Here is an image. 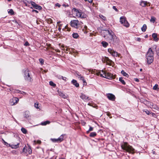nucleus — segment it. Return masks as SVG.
Instances as JSON below:
<instances>
[{
	"mask_svg": "<svg viewBox=\"0 0 159 159\" xmlns=\"http://www.w3.org/2000/svg\"><path fill=\"white\" fill-rule=\"evenodd\" d=\"M105 31L109 34L108 41L111 44L116 45L119 44L120 40L113 32L109 30H105Z\"/></svg>",
	"mask_w": 159,
	"mask_h": 159,
	"instance_id": "nucleus-1",
	"label": "nucleus"
},
{
	"mask_svg": "<svg viewBox=\"0 0 159 159\" xmlns=\"http://www.w3.org/2000/svg\"><path fill=\"white\" fill-rule=\"evenodd\" d=\"M122 148L126 152L130 153H134V149L131 146L128 145L126 143H125L124 145L121 146Z\"/></svg>",
	"mask_w": 159,
	"mask_h": 159,
	"instance_id": "nucleus-2",
	"label": "nucleus"
},
{
	"mask_svg": "<svg viewBox=\"0 0 159 159\" xmlns=\"http://www.w3.org/2000/svg\"><path fill=\"white\" fill-rule=\"evenodd\" d=\"M83 23L81 21H79L78 20H72L70 21L71 26L76 29L80 28Z\"/></svg>",
	"mask_w": 159,
	"mask_h": 159,
	"instance_id": "nucleus-3",
	"label": "nucleus"
},
{
	"mask_svg": "<svg viewBox=\"0 0 159 159\" xmlns=\"http://www.w3.org/2000/svg\"><path fill=\"white\" fill-rule=\"evenodd\" d=\"M24 77L25 80L29 82H31L33 80L32 76L30 74L28 70H26L25 71Z\"/></svg>",
	"mask_w": 159,
	"mask_h": 159,
	"instance_id": "nucleus-4",
	"label": "nucleus"
},
{
	"mask_svg": "<svg viewBox=\"0 0 159 159\" xmlns=\"http://www.w3.org/2000/svg\"><path fill=\"white\" fill-rule=\"evenodd\" d=\"M102 72L103 73L104 75L103 74H101L100 76L101 77L106 78L108 79H111L112 78H114L113 75L112 74L107 72H105L103 70H102Z\"/></svg>",
	"mask_w": 159,
	"mask_h": 159,
	"instance_id": "nucleus-5",
	"label": "nucleus"
},
{
	"mask_svg": "<svg viewBox=\"0 0 159 159\" xmlns=\"http://www.w3.org/2000/svg\"><path fill=\"white\" fill-rule=\"evenodd\" d=\"M120 22L124 26L126 27H128L129 26V24L126 20L125 17H120Z\"/></svg>",
	"mask_w": 159,
	"mask_h": 159,
	"instance_id": "nucleus-6",
	"label": "nucleus"
},
{
	"mask_svg": "<svg viewBox=\"0 0 159 159\" xmlns=\"http://www.w3.org/2000/svg\"><path fill=\"white\" fill-rule=\"evenodd\" d=\"M65 134H62L58 139H51V140L53 143H60L63 140Z\"/></svg>",
	"mask_w": 159,
	"mask_h": 159,
	"instance_id": "nucleus-7",
	"label": "nucleus"
},
{
	"mask_svg": "<svg viewBox=\"0 0 159 159\" xmlns=\"http://www.w3.org/2000/svg\"><path fill=\"white\" fill-rule=\"evenodd\" d=\"M108 51L113 57H117V56L119 57L120 54H118L117 52L114 51L112 49L108 48Z\"/></svg>",
	"mask_w": 159,
	"mask_h": 159,
	"instance_id": "nucleus-8",
	"label": "nucleus"
},
{
	"mask_svg": "<svg viewBox=\"0 0 159 159\" xmlns=\"http://www.w3.org/2000/svg\"><path fill=\"white\" fill-rule=\"evenodd\" d=\"M19 99L16 98H14L10 100L11 105L13 106L16 104L19 101Z\"/></svg>",
	"mask_w": 159,
	"mask_h": 159,
	"instance_id": "nucleus-9",
	"label": "nucleus"
},
{
	"mask_svg": "<svg viewBox=\"0 0 159 159\" xmlns=\"http://www.w3.org/2000/svg\"><path fill=\"white\" fill-rule=\"evenodd\" d=\"M30 3L32 6H33V7L35 9L41 10L42 8L41 6H39L38 4L33 1H31Z\"/></svg>",
	"mask_w": 159,
	"mask_h": 159,
	"instance_id": "nucleus-10",
	"label": "nucleus"
},
{
	"mask_svg": "<svg viewBox=\"0 0 159 159\" xmlns=\"http://www.w3.org/2000/svg\"><path fill=\"white\" fill-rule=\"evenodd\" d=\"M72 11H74L75 13L76 16L80 18H82V17L81 16V12L79 11L78 9L74 8L72 9Z\"/></svg>",
	"mask_w": 159,
	"mask_h": 159,
	"instance_id": "nucleus-11",
	"label": "nucleus"
},
{
	"mask_svg": "<svg viewBox=\"0 0 159 159\" xmlns=\"http://www.w3.org/2000/svg\"><path fill=\"white\" fill-rule=\"evenodd\" d=\"M153 53L151 48H149L146 54V57H153Z\"/></svg>",
	"mask_w": 159,
	"mask_h": 159,
	"instance_id": "nucleus-12",
	"label": "nucleus"
},
{
	"mask_svg": "<svg viewBox=\"0 0 159 159\" xmlns=\"http://www.w3.org/2000/svg\"><path fill=\"white\" fill-rule=\"evenodd\" d=\"M107 96L109 100L112 101H114L116 98L115 95L111 93L108 94Z\"/></svg>",
	"mask_w": 159,
	"mask_h": 159,
	"instance_id": "nucleus-13",
	"label": "nucleus"
},
{
	"mask_svg": "<svg viewBox=\"0 0 159 159\" xmlns=\"http://www.w3.org/2000/svg\"><path fill=\"white\" fill-rule=\"evenodd\" d=\"M146 58L147 59V63L148 64H150L153 61V57L150 56L149 57H146Z\"/></svg>",
	"mask_w": 159,
	"mask_h": 159,
	"instance_id": "nucleus-14",
	"label": "nucleus"
},
{
	"mask_svg": "<svg viewBox=\"0 0 159 159\" xmlns=\"http://www.w3.org/2000/svg\"><path fill=\"white\" fill-rule=\"evenodd\" d=\"M148 4H149V3L147 1H142L140 2V5L142 7H145Z\"/></svg>",
	"mask_w": 159,
	"mask_h": 159,
	"instance_id": "nucleus-15",
	"label": "nucleus"
},
{
	"mask_svg": "<svg viewBox=\"0 0 159 159\" xmlns=\"http://www.w3.org/2000/svg\"><path fill=\"white\" fill-rule=\"evenodd\" d=\"M80 98L83 100L86 101L88 100L89 97L85 95V94L82 93L80 96Z\"/></svg>",
	"mask_w": 159,
	"mask_h": 159,
	"instance_id": "nucleus-16",
	"label": "nucleus"
},
{
	"mask_svg": "<svg viewBox=\"0 0 159 159\" xmlns=\"http://www.w3.org/2000/svg\"><path fill=\"white\" fill-rule=\"evenodd\" d=\"M71 83L76 87H78L79 86V84L77 82V81L76 80L73 79L71 81Z\"/></svg>",
	"mask_w": 159,
	"mask_h": 159,
	"instance_id": "nucleus-17",
	"label": "nucleus"
},
{
	"mask_svg": "<svg viewBox=\"0 0 159 159\" xmlns=\"http://www.w3.org/2000/svg\"><path fill=\"white\" fill-rule=\"evenodd\" d=\"M58 93L59 95L62 98H66V96L63 92L58 90Z\"/></svg>",
	"mask_w": 159,
	"mask_h": 159,
	"instance_id": "nucleus-18",
	"label": "nucleus"
},
{
	"mask_svg": "<svg viewBox=\"0 0 159 159\" xmlns=\"http://www.w3.org/2000/svg\"><path fill=\"white\" fill-rule=\"evenodd\" d=\"M152 37L153 39V40L155 41H157L158 40V39L157 37V34L156 33H153L152 34Z\"/></svg>",
	"mask_w": 159,
	"mask_h": 159,
	"instance_id": "nucleus-19",
	"label": "nucleus"
},
{
	"mask_svg": "<svg viewBox=\"0 0 159 159\" xmlns=\"http://www.w3.org/2000/svg\"><path fill=\"white\" fill-rule=\"evenodd\" d=\"M101 44H102V46L104 48H106L108 45V43L105 41H102L101 42Z\"/></svg>",
	"mask_w": 159,
	"mask_h": 159,
	"instance_id": "nucleus-20",
	"label": "nucleus"
},
{
	"mask_svg": "<svg viewBox=\"0 0 159 159\" xmlns=\"http://www.w3.org/2000/svg\"><path fill=\"white\" fill-rule=\"evenodd\" d=\"M147 25L145 24H144L143 25V27L141 28V30L143 32H145L146 31V30L147 29Z\"/></svg>",
	"mask_w": 159,
	"mask_h": 159,
	"instance_id": "nucleus-21",
	"label": "nucleus"
},
{
	"mask_svg": "<svg viewBox=\"0 0 159 159\" xmlns=\"http://www.w3.org/2000/svg\"><path fill=\"white\" fill-rule=\"evenodd\" d=\"M50 123V122L49 121H46L43 122H42L41 123V125H45L47 124H48Z\"/></svg>",
	"mask_w": 159,
	"mask_h": 159,
	"instance_id": "nucleus-22",
	"label": "nucleus"
},
{
	"mask_svg": "<svg viewBox=\"0 0 159 159\" xmlns=\"http://www.w3.org/2000/svg\"><path fill=\"white\" fill-rule=\"evenodd\" d=\"M121 73L123 75V76L126 77H128L129 76L126 73L124 70H122L121 71Z\"/></svg>",
	"mask_w": 159,
	"mask_h": 159,
	"instance_id": "nucleus-23",
	"label": "nucleus"
},
{
	"mask_svg": "<svg viewBox=\"0 0 159 159\" xmlns=\"http://www.w3.org/2000/svg\"><path fill=\"white\" fill-rule=\"evenodd\" d=\"M24 116L26 118H28L29 116V113L28 112H25L24 114Z\"/></svg>",
	"mask_w": 159,
	"mask_h": 159,
	"instance_id": "nucleus-24",
	"label": "nucleus"
},
{
	"mask_svg": "<svg viewBox=\"0 0 159 159\" xmlns=\"http://www.w3.org/2000/svg\"><path fill=\"white\" fill-rule=\"evenodd\" d=\"M97 134L95 132H91L89 135V136L91 137H93L96 136Z\"/></svg>",
	"mask_w": 159,
	"mask_h": 159,
	"instance_id": "nucleus-25",
	"label": "nucleus"
},
{
	"mask_svg": "<svg viewBox=\"0 0 159 159\" xmlns=\"http://www.w3.org/2000/svg\"><path fill=\"white\" fill-rule=\"evenodd\" d=\"M119 80L123 84L125 85V82L124 80H123V78L120 77L119 79Z\"/></svg>",
	"mask_w": 159,
	"mask_h": 159,
	"instance_id": "nucleus-26",
	"label": "nucleus"
},
{
	"mask_svg": "<svg viewBox=\"0 0 159 159\" xmlns=\"http://www.w3.org/2000/svg\"><path fill=\"white\" fill-rule=\"evenodd\" d=\"M156 21V18L154 16H152L150 20V21L154 23Z\"/></svg>",
	"mask_w": 159,
	"mask_h": 159,
	"instance_id": "nucleus-27",
	"label": "nucleus"
},
{
	"mask_svg": "<svg viewBox=\"0 0 159 159\" xmlns=\"http://www.w3.org/2000/svg\"><path fill=\"white\" fill-rule=\"evenodd\" d=\"M158 85L157 84H156L153 87V89L156 90H158L159 89L158 88Z\"/></svg>",
	"mask_w": 159,
	"mask_h": 159,
	"instance_id": "nucleus-28",
	"label": "nucleus"
},
{
	"mask_svg": "<svg viewBox=\"0 0 159 159\" xmlns=\"http://www.w3.org/2000/svg\"><path fill=\"white\" fill-rule=\"evenodd\" d=\"M72 35H73V37L74 38H75V39L77 38L79 36V35H78V34L76 33H73L72 34Z\"/></svg>",
	"mask_w": 159,
	"mask_h": 159,
	"instance_id": "nucleus-29",
	"label": "nucleus"
},
{
	"mask_svg": "<svg viewBox=\"0 0 159 159\" xmlns=\"http://www.w3.org/2000/svg\"><path fill=\"white\" fill-rule=\"evenodd\" d=\"M8 12L9 13H10L11 15H14L15 14L14 12L12 9H10L9 11H8Z\"/></svg>",
	"mask_w": 159,
	"mask_h": 159,
	"instance_id": "nucleus-30",
	"label": "nucleus"
},
{
	"mask_svg": "<svg viewBox=\"0 0 159 159\" xmlns=\"http://www.w3.org/2000/svg\"><path fill=\"white\" fill-rule=\"evenodd\" d=\"M21 131L24 134H26L27 132V130L25 128H21Z\"/></svg>",
	"mask_w": 159,
	"mask_h": 159,
	"instance_id": "nucleus-31",
	"label": "nucleus"
},
{
	"mask_svg": "<svg viewBox=\"0 0 159 159\" xmlns=\"http://www.w3.org/2000/svg\"><path fill=\"white\" fill-rule=\"evenodd\" d=\"M19 143H18L16 145H12V148H16L19 147Z\"/></svg>",
	"mask_w": 159,
	"mask_h": 159,
	"instance_id": "nucleus-32",
	"label": "nucleus"
},
{
	"mask_svg": "<svg viewBox=\"0 0 159 159\" xmlns=\"http://www.w3.org/2000/svg\"><path fill=\"white\" fill-rule=\"evenodd\" d=\"M93 130V127H91V126H89V128L88 130L87 131V133L88 134L90 131H92Z\"/></svg>",
	"mask_w": 159,
	"mask_h": 159,
	"instance_id": "nucleus-33",
	"label": "nucleus"
},
{
	"mask_svg": "<svg viewBox=\"0 0 159 159\" xmlns=\"http://www.w3.org/2000/svg\"><path fill=\"white\" fill-rule=\"evenodd\" d=\"M79 76V78H80V80H83L84 79V77L83 76H81V75H79L78 74H77Z\"/></svg>",
	"mask_w": 159,
	"mask_h": 159,
	"instance_id": "nucleus-34",
	"label": "nucleus"
},
{
	"mask_svg": "<svg viewBox=\"0 0 159 159\" xmlns=\"http://www.w3.org/2000/svg\"><path fill=\"white\" fill-rule=\"evenodd\" d=\"M24 3L25 4V5L26 6H29V4L30 3V2H26V1H24Z\"/></svg>",
	"mask_w": 159,
	"mask_h": 159,
	"instance_id": "nucleus-35",
	"label": "nucleus"
},
{
	"mask_svg": "<svg viewBox=\"0 0 159 159\" xmlns=\"http://www.w3.org/2000/svg\"><path fill=\"white\" fill-rule=\"evenodd\" d=\"M49 84L50 85L53 86H56V84L53 83V82L52 81H50L49 82Z\"/></svg>",
	"mask_w": 159,
	"mask_h": 159,
	"instance_id": "nucleus-36",
	"label": "nucleus"
},
{
	"mask_svg": "<svg viewBox=\"0 0 159 159\" xmlns=\"http://www.w3.org/2000/svg\"><path fill=\"white\" fill-rule=\"evenodd\" d=\"M28 152L29 154H31L32 153V150L31 148L30 147L28 148Z\"/></svg>",
	"mask_w": 159,
	"mask_h": 159,
	"instance_id": "nucleus-37",
	"label": "nucleus"
},
{
	"mask_svg": "<svg viewBox=\"0 0 159 159\" xmlns=\"http://www.w3.org/2000/svg\"><path fill=\"white\" fill-rule=\"evenodd\" d=\"M71 51V54H72V52H73L74 53H76L77 51L75 50L74 49L72 48L71 49V50H70Z\"/></svg>",
	"mask_w": 159,
	"mask_h": 159,
	"instance_id": "nucleus-38",
	"label": "nucleus"
},
{
	"mask_svg": "<svg viewBox=\"0 0 159 159\" xmlns=\"http://www.w3.org/2000/svg\"><path fill=\"white\" fill-rule=\"evenodd\" d=\"M39 61L40 63H41L42 65L44 63V60L41 58L39 59Z\"/></svg>",
	"mask_w": 159,
	"mask_h": 159,
	"instance_id": "nucleus-39",
	"label": "nucleus"
},
{
	"mask_svg": "<svg viewBox=\"0 0 159 159\" xmlns=\"http://www.w3.org/2000/svg\"><path fill=\"white\" fill-rule=\"evenodd\" d=\"M24 45L25 46H29L30 45L28 42L26 41L24 43Z\"/></svg>",
	"mask_w": 159,
	"mask_h": 159,
	"instance_id": "nucleus-40",
	"label": "nucleus"
},
{
	"mask_svg": "<svg viewBox=\"0 0 159 159\" xmlns=\"http://www.w3.org/2000/svg\"><path fill=\"white\" fill-rule=\"evenodd\" d=\"M100 16L101 18H102L104 20H105L106 19V17L103 16L102 15H100Z\"/></svg>",
	"mask_w": 159,
	"mask_h": 159,
	"instance_id": "nucleus-41",
	"label": "nucleus"
},
{
	"mask_svg": "<svg viewBox=\"0 0 159 159\" xmlns=\"http://www.w3.org/2000/svg\"><path fill=\"white\" fill-rule=\"evenodd\" d=\"M34 142L35 143H38V144H40L41 143V141L40 140H37V141H36V140H34Z\"/></svg>",
	"mask_w": 159,
	"mask_h": 159,
	"instance_id": "nucleus-42",
	"label": "nucleus"
},
{
	"mask_svg": "<svg viewBox=\"0 0 159 159\" xmlns=\"http://www.w3.org/2000/svg\"><path fill=\"white\" fill-rule=\"evenodd\" d=\"M56 77L59 79H61L62 78V76L60 75H57Z\"/></svg>",
	"mask_w": 159,
	"mask_h": 159,
	"instance_id": "nucleus-43",
	"label": "nucleus"
},
{
	"mask_svg": "<svg viewBox=\"0 0 159 159\" xmlns=\"http://www.w3.org/2000/svg\"><path fill=\"white\" fill-rule=\"evenodd\" d=\"M39 104H38L35 103L34 104V107L37 109L39 108L38 107Z\"/></svg>",
	"mask_w": 159,
	"mask_h": 159,
	"instance_id": "nucleus-44",
	"label": "nucleus"
},
{
	"mask_svg": "<svg viewBox=\"0 0 159 159\" xmlns=\"http://www.w3.org/2000/svg\"><path fill=\"white\" fill-rule=\"evenodd\" d=\"M113 9L115 10L116 11L118 12V9L116 8V7L115 6H113L112 7Z\"/></svg>",
	"mask_w": 159,
	"mask_h": 159,
	"instance_id": "nucleus-45",
	"label": "nucleus"
},
{
	"mask_svg": "<svg viewBox=\"0 0 159 159\" xmlns=\"http://www.w3.org/2000/svg\"><path fill=\"white\" fill-rule=\"evenodd\" d=\"M15 92L16 93H21V91L19 90H15Z\"/></svg>",
	"mask_w": 159,
	"mask_h": 159,
	"instance_id": "nucleus-46",
	"label": "nucleus"
},
{
	"mask_svg": "<svg viewBox=\"0 0 159 159\" xmlns=\"http://www.w3.org/2000/svg\"><path fill=\"white\" fill-rule=\"evenodd\" d=\"M157 55L159 57V48L156 50Z\"/></svg>",
	"mask_w": 159,
	"mask_h": 159,
	"instance_id": "nucleus-47",
	"label": "nucleus"
},
{
	"mask_svg": "<svg viewBox=\"0 0 159 159\" xmlns=\"http://www.w3.org/2000/svg\"><path fill=\"white\" fill-rule=\"evenodd\" d=\"M66 51H69L70 52L69 53L70 54H71V51L70 49V48H67L66 49Z\"/></svg>",
	"mask_w": 159,
	"mask_h": 159,
	"instance_id": "nucleus-48",
	"label": "nucleus"
},
{
	"mask_svg": "<svg viewBox=\"0 0 159 159\" xmlns=\"http://www.w3.org/2000/svg\"><path fill=\"white\" fill-rule=\"evenodd\" d=\"M145 112L146 113V114L148 115H149L150 114L149 111L148 110H146V111H145Z\"/></svg>",
	"mask_w": 159,
	"mask_h": 159,
	"instance_id": "nucleus-49",
	"label": "nucleus"
},
{
	"mask_svg": "<svg viewBox=\"0 0 159 159\" xmlns=\"http://www.w3.org/2000/svg\"><path fill=\"white\" fill-rule=\"evenodd\" d=\"M27 151V149H25V147L23 149L22 152H26Z\"/></svg>",
	"mask_w": 159,
	"mask_h": 159,
	"instance_id": "nucleus-50",
	"label": "nucleus"
},
{
	"mask_svg": "<svg viewBox=\"0 0 159 159\" xmlns=\"http://www.w3.org/2000/svg\"><path fill=\"white\" fill-rule=\"evenodd\" d=\"M66 79L67 78L66 77H63L62 76V79L64 80H65V81H66Z\"/></svg>",
	"mask_w": 159,
	"mask_h": 159,
	"instance_id": "nucleus-51",
	"label": "nucleus"
},
{
	"mask_svg": "<svg viewBox=\"0 0 159 159\" xmlns=\"http://www.w3.org/2000/svg\"><path fill=\"white\" fill-rule=\"evenodd\" d=\"M2 140L4 144L5 145H7V144H8L7 143L5 142L3 139H2Z\"/></svg>",
	"mask_w": 159,
	"mask_h": 159,
	"instance_id": "nucleus-52",
	"label": "nucleus"
},
{
	"mask_svg": "<svg viewBox=\"0 0 159 159\" xmlns=\"http://www.w3.org/2000/svg\"><path fill=\"white\" fill-rule=\"evenodd\" d=\"M141 39L140 38H137L136 39V40L139 42H140L141 41Z\"/></svg>",
	"mask_w": 159,
	"mask_h": 159,
	"instance_id": "nucleus-53",
	"label": "nucleus"
},
{
	"mask_svg": "<svg viewBox=\"0 0 159 159\" xmlns=\"http://www.w3.org/2000/svg\"><path fill=\"white\" fill-rule=\"evenodd\" d=\"M56 6H57L58 7H60L61 6V5L58 3H57L55 4Z\"/></svg>",
	"mask_w": 159,
	"mask_h": 159,
	"instance_id": "nucleus-54",
	"label": "nucleus"
},
{
	"mask_svg": "<svg viewBox=\"0 0 159 159\" xmlns=\"http://www.w3.org/2000/svg\"><path fill=\"white\" fill-rule=\"evenodd\" d=\"M21 94H26V93L24 91H21V93H20Z\"/></svg>",
	"mask_w": 159,
	"mask_h": 159,
	"instance_id": "nucleus-55",
	"label": "nucleus"
},
{
	"mask_svg": "<svg viewBox=\"0 0 159 159\" xmlns=\"http://www.w3.org/2000/svg\"><path fill=\"white\" fill-rule=\"evenodd\" d=\"M32 11L33 12H36V13H37L38 12V11L37 10H32Z\"/></svg>",
	"mask_w": 159,
	"mask_h": 159,
	"instance_id": "nucleus-56",
	"label": "nucleus"
},
{
	"mask_svg": "<svg viewBox=\"0 0 159 159\" xmlns=\"http://www.w3.org/2000/svg\"><path fill=\"white\" fill-rule=\"evenodd\" d=\"M135 81L136 82H139V80L137 78L135 79Z\"/></svg>",
	"mask_w": 159,
	"mask_h": 159,
	"instance_id": "nucleus-57",
	"label": "nucleus"
},
{
	"mask_svg": "<svg viewBox=\"0 0 159 159\" xmlns=\"http://www.w3.org/2000/svg\"><path fill=\"white\" fill-rule=\"evenodd\" d=\"M63 6H64L65 7H68L69 5H66L65 4H63L62 5Z\"/></svg>",
	"mask_w": 159,
	"mask_h": 159,
	"instance_id": "nucleus-58",
	"label": "nucleus"
},
{
	"mask_svg": "<svg viewBox=\"0 0 159 159\" xmlns=\"http://www.w3.org/2000/svg\"><path fill=\"white\" fill-rule=\"evenodd\" d=\"M83 81V82L84 84V83H86V84H87V83L86 82V81L85 80V79H84V80H82Z\"/></svg>",
	"mask_w": 159,
	"mask_h": 159,
	"instance_id": "nucleus-59",
	"label": "nucleus"
},
{
	"mask_svg": "<svg viewBox=\"0 0 159 159\" xmlns=\"http://www.w3.org/2000/svg\"><path fill=\"white\" fill-rule=\"evenodd\" d=\"M107 115L108 116H110L111 115V114L109 112H108V113H107Z\"/></svg>",
	"mask_w": 159,
	"mask_h": 159,
	"instance_id": "nucleus-60",
	"label": "nucleus"
},
{
	"mask_svg": "<svg viewBox=\"0 0 159 159\" xmlns=\"http://www.w3.org/2000/svg\"><path fill=\"white\" fill-rule=\"evenodd\" d=\"M148 37V34H146L145 36V38H147Z\"/></svg>",
	"mask_w": 159,
	"mask_h": 159,
	"instance_id": "nucleus-61",
	"label": "nucleus"
},
{
	"mask_svg": "<svg viewBox=\"0 0 159 159\" xmlns=\"http://www.w3.org/2000/svg\"><path fill=\"white\" fill-rule=\"evenodd\" d=\"M58 30L60 32L61 30V28L60 27H59L58 28Z\"/></svg>",
	"mask_w": 159,
	"mask_h": 159,
	"instance_id": "nucleus-62",
	"label": "nucleus"
},
{
	"mask_svg": "<svg viewBox=\"0 0 159 159\" xmlns=\"http://www.w3.org/2000/svg\"><path fill=\"white\" fill-rule=\"evenodd\" d=\"M101 74H103V75H104L103 74V73H102H102H101L100 74V75H101Z\"/></svg>",
	"mask_w": 159,
	"mask_h": 159,
	"instance_id": "nucleus-63",
	"label": "nucleus"
},
{
	"mask_svg": "<svg viewBox=\"0 0 159 159\" xmlns=\"http://www.w3.org/2000/svg\"><path fill=\"white\" fill-rule=\"evenodd\" d=\"M8 1H11V0H7Z\"/></svg>",
	"mask_w": 159,
	"mask_h": 159,
	"instance_id": "nucleus-64",
	"label": "nucleus"
}]
</instances>
